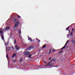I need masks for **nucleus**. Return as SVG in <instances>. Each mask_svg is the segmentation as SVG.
Segmentation results:
<instances>
[{"instance_id":"1","label":"nucleus","mask_w":75,"mask_h":75,"mask_svg":"<svg viewBox=\"0 0 75 75\" xmlns=\"http://www.w3.org/2000/svg\"><path fill=\"white\" fill-rule=\"evenodd\" d=\"M2 31V29H0V34L1 36L2 39L3 40H4V37H3V36H2L3 35V31Z\"/></svg>"},{"instance_id":"2","label":"nucleus","mask_w":75,"mask_h":75,"mask_svg":"<svg viewBox=\"0 0 75 75\" xmlns=\"http://www.w3.org/2000/svg\"><path fill=\"white\" fill-rule=\"evenodd\" d=\"M18 24H19V23H18V22H17L15 23L14 27V30H16V29H17V27H18Z\"/></svg>"},{"instance_id":"3","label":"nucleus","mask_w":75,"mask_h":75,"mask_svg":"<svg viewBox=\"0 0 75 75\" xmlns=\"http://www.w3.org/2000/svg\"><path fill=\"white\" fill-rule=\"evenodd\" d=\"M24 54L25 55H29V54H30V52H24Z\"/></svg>"},{"instance_id":"4","label":"nucleus","mask_w":75,"mask_h":75,"mask_svg":"<svg viewBox=\"0 0 75 75\" xmlns=\"http://www.w3.org/2000/svg\"><path fill=\"white\" fill-rule=\"evenodd\" d=\"M15 48L16 49V50H18V49H20V48H19V47H18V46L17 45H16L15 46Z\"/></svg>"},{"instance_id":"5","label":"nucleus","mask_w":75,"mask_h":75,"mask_svg":"<svg viewBox=\"0 0 75 75\" xmlns=\"http://www.w3.org/2000/svg\"><path fill=\"white\" fill-rule=\"evenodd\" d=\"M10 29V27H6V28L5 30L6 31L8 30H9Z\"/></svg>"},{"instance_id":"6","label":"nucleus","mask_w":75,"mask_h":75,"mask_svg":"<svg viewBox=\"0 0 75 75\" xmlns=\"http://www.w3.org/2000/svg\"><path fill=\"white\" fill-rule=\"evenodd\" d=\"M69 42V40H68L67 41L66 44H65V45H66H66H67V44Z\"/></svg>"},{"instance_id":"7","label":"nucleus","mask_w":75,"mask_h":75,"mask_svg":"<svg viewBox=\"0 0 75 75\" xmlns=\"http://www.w3.org/2000/svg\"><path fill=\"white\" fill-rule=\"evenodd\" d=\"M28 40L30 41H32V39H31V38L29 37H28Z\"/></svg>"},{"instance_id":"8","label":"nucleus","mask_w":75,"mask_h":75,"mask_svg":"<svg viewBox=\"0 0 75 75\" xmlns=\"http://www.w3.org/2000/svg\"><path fill=\"white\" fill-rule=\"evenodd\" d=\"M16 55V54L14 53L12 56L13 58H14V57H15Z\"/></svg>"},{"instance_id":"9","label":"nucleus","mask_w":75,"mask_h":75,"mask_svg":"<svg viewBox=\"0 0 75 75\" xmlns=\"http://www.w3.org/2000/svg\"><path fill=\"white\" fill-rule=\"evenodd\" d=\"M46 47V45H43L42 47V48L43 49L44 48H45V47Z\"/></svg>"},{"instance_id":"10","label":"nucleus","mask_w":75,"mask_h":75,"mask_svg":"<svg viewBox=\"0 0 75 75\" xmlns=\"http://www.w3.org/2000/svg\"><path fill=\"white\" fill-rule=\"evenodd\" d=\"M54 65V64L52 63V64L49 65V67H51V66H52V65Z\"/></svg>"},{"instance_id":"11","label":"nucleus","mask_w":75,"mask_h":75,"mask_svg":"<svg viewBox=\"0 0 75 75\" xmlns=\"http://www.w3.org/2000/svg\"><path fill=\"white\" fill-rule=\"evenodd\" d=\"M16 21H17V19H15L13 21V22H14V23H16Z\"/></svg>"},{"instance_id":"12","label":"nucleus","mask_w":75,"mask_h":75,"mask_svg":"<svg viewBox=\"0 0 75 75\" xmlns=\"http://www.w3.org/2000/svg\"><path fill=\"white\" fill-rule=\"evenodd\" d=\"M28 57H29V58H31V54H30L29 55Z\"/></svg>"},{"instance_id":"13","label":"nucleus","mask_w":75,"mask_h":75,"mask_svg":"<svg viewBox=\"0 0 75 75\" xmlns=\"http://www.w3.org/2000/svg\"><path fill=\"white\" fill-rule=\"evenodd\" d=\"M66 45H65L62 48H61L62 50H63V49H64V48H65V46Z\"/></svg>"},{"instance_id":"14","label":"nucleus","mask_w":75,"mask_h":75,"mask_svg":"<svg viewBox=\"0 0 75 75\" xmlns=\"http://www.w3.org/2000/svg\"><path fill=\"white\" fill-rule=\"evenodd\" d=\"M55 61V60L54 59H52L50 61Z\"/></svg>"},{"instance_id":"15","label":"nucleus","mask_w":75,"mask_h":75,"mask_svg":"<svg viewBox=\"0 0 75 75\" xmlns=\"http://www.w3.org/2000/svg\"><path fill=\"white\" fill-rule=\"evenodd\" d=\"M75 42V40H72L71 41V42H72V43H74V42Z\"/></svg>"},{"instance_id":"16","label":"nucleus","mask_w":75,"mask_h":75,"mask_svg":"<svg viewBox=\"0 0 75 75\" xmlns=\"http://www.w3.org/2000/svg\"><path fill=\"white\" fill-rule=\"evenodd\" d=\"M55 51H57V50H52V52H55Z\"/></svg>"},{"instance_id":"17","label":"nucleus","mask_w":75,"mask_h":75,"mask_svg":"<svg viewBox=\"0 0 75 75\" xmlns=\"http://www.w3.org/2000/svg\"><path fill=\"white\" fill-rule=\"evenodd\" d=\"M49 51H50V52L49 53V54H50V53L51 52V50L50 49Z\"/></svg>"},{"instance_id":"18","label":"nucleus","mask_w":75,"mask_h":75,"mask_svg":"<svg viewBox=\"0 0 75 75\" xmlns=\"http://www.w3.org/2000/svg\"><path fill=\"white\" fill-rule=\"evenodd\" d=\"M6 57L7 58V59H8V54H7L6 56Z\"/></svg>"},{"instance_id":"19","label":"nucleus","mask_w":75,"mask_h":75,"mask_svg":"<svg viewBox=\"0 0 75 75\" xmlns=\"http://www.w3.org/2000/svg\"><path fill=\"white\" fill-rule=\"evenodd\" d=\"M19 34H21V31H20L19 32Z\"/></svg>"},{"instance_id":"20","label":"nucleus","mask_w":75,"mask_h":75,"mask_svg":"<svg viewBox=\"0 0 75 75\" xmlns=\"http://www.w3.org/2000/svg\"><path fill=\"white\" fill-rule=\"evenodd\" d=\"M68 28H69V27H67L66 29V30H68Z\"/></svg>"},{"instance_id":"21","label":"nucleus","mask_w":75,"mask_h":75,"mask_svg":"<svg viewBox=\"0 0 75 75\" xmlns=\"http://www.w3.org/2000/svg\"><path fill=\"white\" fill-rule=\"evenodd\" d=\"M37 40L38 41V42H40V40H39L38 39H37Z\"/></svg>"},{"instance_id":"22","label":"nucleus","mask_w":75,"mask_h":75,"mask_svg":"<svg viewBox=\"0 0 75 75\" xmlns=\"http://www.w3.org/2000/svg\"><path fill=\"white\" fill-rule=\"evenodd\" d=\"M16 40H15L14 44H16Z\"/></svg>"},{"instance_id":"23","label":"nucleus","mask_w":75,"mask_h":75,"mask_svg":"<svg viewBox=\"0 0 75 75\" xmlns=\"http://www.w3.org/2000/svg\"><path fill=\"white\" fill-rule=\"evenodd\" d=\"M33 47H30V49H33Z\"/></svg>"},{"instance_id":"24","label":"nucleus","mask_w":75,"mask_h":75,"mask_svg":"<svg viewBox=\"0 0 75 75\" xmlns=\"http://www.w3.org/2000/svg\"><path fill=\"white\" fill-rule=\"evenodd\" d=\"M18 17H19V18H20V16H19V15H18Z\"/></svg>"},{"instance_id":"25","label":"nucleus","mask_w":75,"mask_h":75,"mask_svg":"<svg viewBox=\"0 0 75 75\" xmlns=\"http://www.w3.org/2000/svg\"><path fill=\"white\" fill-rule=\"evenodd\" d=\"M50 63H51V62H50L49 63L47 64V65H49V64H50Z\"/></svg>"},{"instance_id":"26","label":"nucleus","mask_w":75,"mask_h":75,"mask_svg":"<svg viewBox=\"0 0 75 75\" xmlns=\"http://www.w3.org/2000/svg\"><path fill=\"white\" fill-rule=\"evenodd\" d=\"M69 34L67 35V37H69Z\"/></svg>"},{"instance_id":"27","label":"nucleus","mask_w":75,"mask_h":75,"mask_svg":"<svg viewBox=\"0 0 75 75\" xmlns=\"http://www.w3.org/2000/svg\"><path fill=\"white\" fill-rule=\"evenodd\" d=\"M60 53H61V52L60 51H59V54H60Z\"/></svg>"},{"instance_id":"28","label":"nucleus","mask_w":75,"mask_h":75,"mask_svg":"<svg viewBox=\"0 0 75 75\" xmlns=\"http://www.w3.org/2000/svg\"><path fill=\"white\" fill-rule=\"evenodd\" d=\"M51 59V57H50V58H49V60H50V59Z\"/></svg>"},{"instance_id":"29","label":"nucleus","mask_w":75,"mask_h":75,"mask_svg":"<svg viewBox=\"0 0 75 75\" xmlns=\"http://www.w3.org/2000/svg\"><path fill=\"white\" fill-rule=\"evenodd\" d=\"M22 61V59H21L20 60V61Z\"/></svg>"},{"instance_id":"30","label":"nucleus","mask_w":75,"mask_h":75,"mask_svg":"<svg viewBox=\"0 0 75 75\" xmlns=\"http://www.w3.org/2000/svg\"><path fill=\"white\" fill-rule=\"evenodd\" d=\"M25 45H27V44L26 43H25Z\"/></svg>"},{"instance_id":"31","label":"nucleus","mask_w":75,"mask_h":75,"mask_svg":"<svg viewBox=\"0 0 75 75\" xmlns=\"http://www.w3.org/2000/svg\"><path fill=\"white\" fill-rule=\"evenodd\" d=\"M70 34L71 35H72V33H70Z\"/></svg>"},{"instance_id":"32","label":"nucleus","mask_w":75,"mask_h":75,"mask_svg":"<svg viewBox=\"0 0 75 75\" xmlns=\"http://www.w3.org/2000/svg\"><path fill=\"white\" fill-rule=\"evenodd\" d=\"M8 48H6V51H7V50H8Z\"/></svg>"},{"instance_id":"33","label":"nucleus","mask_w":75,"mask_h":75,"mask_svg":"<svg viewBox=\"0 0 75 75\" xmlns=\"http://www.w3.org/2000/svg\"><path fill=\"white\" fill-rule=\"evenodd\" d=\"M74 45H75V42L74 43Z\"/></svg>"},{"instance_id":"34","label":"nucleus","mask_w":75,"mask_h":75,"mask_svg":"<svg viewBox=\"0 0 75 75\" xmlns=\"http://www.w3.org/2000/svg\"><path fill=\"white\" fill-rule=\"evenodd\" d=\"M74 29H72V31H73V30H74Z\"/></svg>"},{"instance_id":"35","label":"nucleus","mask_w":75,"mask_h":75,"mask_svg":"<svg viewBox=\"0 0 75 75\" xmlns=\"http://www.w3.org/2000/svg\"><path fill=\"white\" fill-rule=\"evenodd\" d=\"M12 48L14 50V47H12Z\"/></svg>"},{"instance_id":"36","label":"nucleus","mask_w":75,"mask_h":75,"mask_svg":"<svg viewBox=\"0 0 75 75\" xmlns=\"http://www.w3.org/2000/svg\"><path fill=\"white\" fill-rule=\"evenodd\" d=\"M44 63H45V64H47V63L45 62H44Z\"/></svg>"},{"instance_id":"37","label":"nucleus","mask_w":75,"mask_h":75,"mask_svg":"<svg viewBox=\"0 0 75 75\" xmlns=\"http://www.w3.org/2000/svg\"><path fill=\"white\" fill-rule=\"evenodd\" d=\"M60 52H62V50L61 51H60Z\"/></svg>"},{"instance_id":"38","label":"nucleus","mask_w":75,"mask_h":75,"mask_svg":"<svg viewBox=\"0 0 75 75\" xmlns=\"http://www.w3.org/2000/svg\"><path fill=\"white\" fill-rule=\"evenodd\" d=\"M4 30H5V28H4V29H3V31H4Z\"/></svg>"},{"instance_id":"39","label":"nucleus","mask_w":75,"mask_h":75,"mask_svg":"<svg viewBox=\"0 0 75 75\" xmlns=\"http://www.w3.org/2000/svg\"><path fill=\"white\" fill-rule=\"evenodd\" d=\"M5 45H6V47H7V45H6V44H5Z\"/></svg>"},{"instance_id":"40","label":"nucleus","mask_w":75,"mask_h":75,"mask_svg":"<svg viewBox=\"0 0 75 75\" xmlns=\"http://www.w3.org/2000/svg\"><path fill=\"white\" fill-rule=\"evenodd\" d=\"M45 66H46V67H47V65H45Z\"/></svg>"},{"instance_id":"41","label":"nucleus","mask_w":75,"mask_h":75,"mask_svg":"<svg viewBox=\"0 0 75 75\" xmlns=\"http://www.w3.org/2000/svg\"><path fill=\"white\" fill-rule=\"evenodd\" d=\"M69 32H70V30H69Z\"/></svg>"},{"instance_id":"42","label":"nucleus","mask_w":75,"mask_h":75,"mask_svg":"<svg viewBox=\"0 0 75 75\" xmlns=\"http://www.w3.org/2000/svg\"><path fill=\"white\" fill-rule=\"evenodd\" d=\"M8 51H9V50H8Z\"/></svg>"},{"instance_id":"43","label":"nucleus","mask_w":75,"mask_h":75,"mask_svg":"<svg viewBox=\"0 0 75 75\" xmlns=\"http://www.w3.org/2000/svg\"><path fill=\"white\" fill-rule=\"evenodd\" d=\"M16 60H15V61H16Z\"/></svg>"}]
</instances>
